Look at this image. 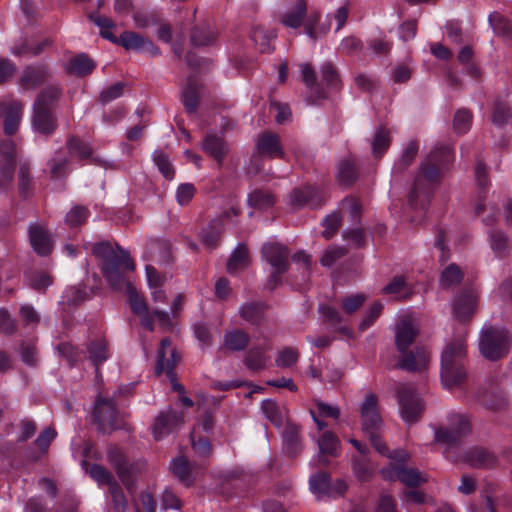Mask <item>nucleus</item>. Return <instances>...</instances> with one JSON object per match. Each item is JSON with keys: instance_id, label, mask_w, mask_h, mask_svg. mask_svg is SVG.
<instances>
[{"instance_id": "3", "label": "nucleus", "mask_w": 512, "mask_h": 512, "mask_svg": "<svg viewBox=\"0 0 512 512\" xmlns=\"http://www.w3.org/2000/svg\"><path fill=\"white\" fill-rule=\"evenodd\" d=\"M395 344L401 354L399 365L403 369L418 371L427 367L430 354L425 348L416 347L407 352L410 345L415 341L418 329L407 319H402L394 328Z\"/></svg>"}, {"instance_id": "26", "label": "nucleus", "mask_w": 512, "mask_h": 512, "mask_svg": "<svg viewBox=\"0 0 512 512\" xmlns=\"http://www.w3.org/2000/svg\"><path fill=\"white\" fill-rule=\"evenodd\" d=\"M202 149L218 162H221L227 153V146L221 137L208 134L202 142Z\"/></svg>"}, {"instance_id": "15", "label": "nucleus", "mask_w": 512, "mask_h": 512, "mask_svg": "<svg viewBox=\"0 0 512 512\" xmlns=\"http://www.w3.org/2000/svg\"><path fill=\"white\" fill-rule=\"evenodd\" d=\"M288 254L287 248L279 243L269 242L263 246L262 256L274 268L271 281L276 283V274H281L286 270Z\"/></svg>"}, {"instance_id": "62", "label": "nucleus", "mask_w": 512, "mask_h": 512, "mask_svg": "<svg viewBox=\"0 0 512 512\" xmlns=\"http://www.w3.org/2000/svg\"><path fill=\"white\" fill-rule=\"evenodd\" d=\"M340 223V217L338 214L333 213L328 215L322 221V225L324 226V230L322 231V235L325 239H330L333 234L337 231Z\"/></svg>"}, {"instance_id": "63", "label": "nucleus", "mask_w": 512, "mask_h": 512, "mask_svg": "<svg viewBox=\"0 0 512 512\" xmlns=\"http://www.w3.org/2000/svg\"><path fill=\"white\" fill-rule=\"evenodd\" d=\"M195 194V187L190 183L179 185L176 190V200L180 205H186L190 202Z\"/></svg>"}, {"instance_id": "57", "label": "nucleus", "mask_w": 512, "mask_h": 512, "mask_svg": "<svg viewBox=\"0 0 512 512\" xmlns=\"http://www.w3.org/2000/svg\"><path fill=\"white\" fill-rule=\"evenodd\" d=\"M109 493L114 504V509L117 512H125V510L127 509V501L125 499L123 491L116 482L114 484H110Z\"/></svg>"}, {"instance_id": "33", "label": "nucleus", "mask_w": 512, "mask_h": 512, "mask_svg": "<svg viewBox=\"0 0 512 512\" xmlns=\"http://www.w3.org/2000/svg\"><path fill=\"white\" fill-rule=\"evenodd\" d=\"M172 473L186 486H189L193 478L191 476V466L185 457H178L171 462Z\"/></svg>"}, {"instance_id": "48", "label": "nucleus", "mask_w": 512, "mask_h": 512, "mask_svg": "<svg viewBox=\"0 0 512 512\" xmlns=\"http://www.w3.org/2000/svg\"><path fill=\"white\" fill-rule=\"evenodd\" d=\"M93 22L100 28V35L113 42L118 43L119 39L112 33V28L114 27L113 22L104 16L96 15L92 17Z\"/></svg>"}, {"instance_id": "46", "label": "nucleus", "mask_w": 512, "mask_h": 512, "mask_svg": "<svg viewBox=\"0 0 512 512\" xmlns=\"http://www.w3.org/2000/svg\"><path fill=\"white\" fill-rule=\"evenodd\" d=\"M384 292L394 295L397 298H404L410 294V289L407 286L405 279L401 276H398L385 286Z\"/></svg>"}, {"instance_id": "55", "label": "nucleus", "mask_w": 512, "mask_h": 512, "mask_svg": "<svg viewBox=\"0 0 512 512\" xmlns=\"http://www.w3.org/2000/svg\"><path fill=\"white\" fill-rule=\"evenodd\" d=\"M89 212L85 207L75 206L66 215V223L71 226L81 225L86 221Z\"/></svg>"}, {"instance_id": "50", "label": "nucleus", "mask_w": 512, "mask_h": 512, "mask_svg": "<svg viewBox=\"0 0 512 512\" xmlns=\"http://www.w3.org/2000/svg\"><path fill=\"white\" fill-rule=\"evenodd\" d=\"M248 343V336L241 331H233L225 336V346L231 350H242Z\"/></svg>"}, {"instance_id": "17", "label": "nucleus", "mask_w": 512, "mask_h": 512, "mask_svg": "<svg viewBox=\"0 0 512 512\" xmlns=\"http://www.w3.org/2000/svg\"><path fill=\"white\" fill-rule=\"evenodd\" d=\"M317 438L319 454L310 461L311 465H327L328 456L335 457L338 455L340 441L338 437L329 430L323 429Z\"/></svg>"}, {"instance_id": "28", "label": "nucleus", "mask_w": 512, "mask_h": 512, "mask_svg": "<svg viewBox=\"0 0 512 512\" xmlns=\"http://www.w3.org/2000/svg\"><path fill=\"white\" fill-rule=\"evenodd\" d=\"M269 349L270 348L267 345L250 349L245 360L246 366L250 370L254 371L264 369L270 360V357L267 354Z\"/></svg>"}, {"instance_id": "43", "label": "nucleus", "mask_w": 512, "mask_h": 512, "mask_svg": "<svg viewBox=\"0 0 512 512\" xmlns=\"http://www.w3.org/2000/svg\"><path fill=\"white\" fill-rule=\"evenodd\" d=\"M492 122L496 125L512 124V113L504 101L497 100L493 106Z\"/></svg>"}, {"instance_id": "35", "label": "nucleus", "mask_w": 512, "mask_h": 512, "mask_svg": "<svg viewBox=\"0 0 512 512\" xmlns=\"http://www.w3.org/2000/svg\"><path fill=\"white\" fill-rule=\"evenodd\" d=\"M311 492L318 498L328 497L329 476L325 472H319L310 477L309 480Z\"/></svg>"}, {"instance_id": "2", "label": "nucleus", "mask_w": 512, "mask_h": 512, "mask_svg": "<svg viewBox=\"0 0 512 512\" xmlns=\"http://www.w3.org/2000/svg\"><path fill=\"white\" fill-rule=\"evenodd\" d=\"M451 159V149L445 147L441 154L434 152L422 162L409 195V203L412 207L426 206L438 181L440 167L449 163Z\"/></svg>"}, {"instance_id": "44", "label": "nucleus", "mask_w": 512, "mask_h": 512, "mask_svg": "<svg viewBox=\"0 0 512 512\" xmlns=\"http://www.w3.org/2000/svg\"><path fill=\"white\" fill-rule=\"evenodd\" d=\"M462 280V272L455 264L448 265L442 272L440 278V285L443 288H448L458 284Z\"/></svg>"}, {"instance_id": "11", "label": "nucleus", "mask_w": 512, "mask_h": 512, "mask_svg": "<svg viewBox=\"0 0 512 512\" xmlns=\"http://www.w3.org/2000/svg\"><path fill=\"white\" fill-rule=\"evenodd\" d=\"M449 428H435L434 440L443 445H452L470 432L469 420L460 413H452L448 417Z\"/></svg>"}, {"instance_id": "14", "label": "nucleus", "mask_w": 512, "mask_h": 512, "mask_svg": "<svg viewBox=\"0 0 512 512\" xmlns=\"http://www.w3.org/2000/svg\"><path fill=\"white\" fill-rule=\"evenodd\" d=\"M94 417L103 432L120 427L119 413L111 399L99 398L94 407Z\"/></svg>"}, {"instance_id": "64", "label": "nucleus", "mask_w": 512, "mask_h": 512, "mask_svg": "<svg viewBox=\"0 0 512 512\" xmlns=\"http://www.w3.org/2000/svg\"><path fill=\"white\" fill-rule=\"evenodd\" d=\"M44 78V73L40 69L36 68H28L23 76H22V83L27 87H35L38 85L42 79Z\"/></svg>"}, {"instance_id": "42", "label": "nucleus", "mask_w": 512, "mask_h": 512, "mask_svg": "<svg viewBox=\"0 0 512 512\" xmlns=\"http://www.w3.org/2000/svg\"><path fill=\"white\" fill-rule=\"evenodd\" d=\"M248 204L258 209H267L274 204V197L269 192L255 190L248 195Z\"/></svg>"}, {"instance_id": "19", "label": "nucleus", "mask_w": 512, "mask_h": 512, "mask_svg": "<svg viewBox=\"0 0 512 512\" xmlns=\"http://www.w3.org/2000/svg\"><path fill=\"white\" fill-rule=\"evenodd\" d=\"M29 240L34 251L41 255H47L52 250L53 240L51 235L39 224L33 223L28 228Z\"/></svg>"}, {"instance_id": "5", "label": "nucleus", "mask_w": 512, "mask_h": 512, "mask_svg": "<svg viewBox=\"0 0 512 512\" xmlns=\"http://www.w3.org/2000/svg\"><path fill=\"white\" fill-rule=\"evenodd\" d=\"M60 94V89L51 85L38 95L33 106L32 124L35 131L49 134L54 130L53 105Z\"/></svg>"}, {"instance_id": "52", "label": "nucleus", "mask_w": 512, "mask_h": 512, "mask_svg": "<svg viewBox=\"0 0 512 512\" xmlns=\"http://www.w3.org/2000/svg\"><path fill=\"white\" fill-rule=\"evenodd\" d=\"M251 40L255 43V45L259 46L262 52H266L270 48V41L274 38V35L266 32L261 27H256L251 32Z\"/></svg>"}, {"instance_id": "49", "label": "nucleus", "mask_w": 512, "mask_h": 512, "mask_svg": "<svg viewBox=\"0 0 512 512\" xmlns=\"http://www.w3.org/2000/svg\"><path fill=\"white\" fill-rule=\"evenodd\" d=\"M182 102L189 112H194L198 103V89L195 83L189 82L182 92Z\"/></svg>"}, {"instance_id": "27", "label": "nucleus", "mask_w": 512, "mask_h": 512, "mask_svg": "<svg viewBox=\"0 0 512 512\" xmlns=\"http://www.w3.org/2000/svg\"><path fill=\"white\" fill-rule=\"evenodd\" d=\"M317 195V190L313 187L307 186L303 189H294L289 196V204L292 208L297 209L308 204L316 206L314 197Z\"/></svg>"}, {"instance_id": "8", "label": "nucleus", "mask_w": 512, "mask_h": 512, "mask_svg": "<svg viewBox=\"0 0 512 512\" xmlns=\"http://www.w3.org/2000/svg\"><path fill=\"white\" fill-rule=\"evenodd\" d=\"M510 345L508 331L501 326L484 327L479 337V351L483 357L495 361L506 355Z\"/></svg>"}, {"instance_id": "7", "label": "nucleus", "mask_w": 512, "mask_h": 512, "mask_svg": "<svg viewBox=\"0 0 512 512\" xmlns=\"http://www.w3.org/2000/svg\"><path fill=\"white\" fill-rule=\"evenodd\" d=\"M367 297L363 293L349 295L342 302L343 313L331 306H323L320 308L321 315L326 323L335 330L346 336H351V330L347 325V316L355 313L366 301Z\"/></svg>"}, {"instance_id": "21", "label": "nucleus", "mask_w": 512, "mask_h": 512, "mask_svg": "<svg viewBox=\"0 0 512 512\" xmlns=\"http://www.w3.org/2000/svg\"><path fill=\"white\" fill-rule=\"evenodd\" d=\"M257 151L268 158H284L285 152L280 145L279 136L270 132L263 133L257 140Z\"/></svg>"}, {"instance_id": "1", "label": "nucleus", "mask_w": 512, "mask_h": 512, "mask_svg": "<svg viewBox=\"0 0 512 512\" xmlns=\"http://www.w3.org/2000/svg\"><path fill=\"white\" fill-rule=\"evenodd\" d=\"M92 253L102 261V273L108 283L116 290H125L128 293V301L132 311L140 317L141 325L149 331L154 330V321L167 330L170 329V317L167 311H148L146 302L140 297L125 273L134 270L135 265L129 253L120 248H114L110 243L101 242L92 245Z\"/></svg>"}, {"instance_id": "41", "label": "nucleus", "mask_w": 512, "mask_h": 512, "mask_svg": "<svg viewBox=\"0 0 512 512\" xmlns=\"http://www.w3.org/2000/svg\"><path fill=\"white\" fill-rule=\"evenodd\" d=\"M318 20L319 16L317 14H311L308 16L307 20L304 23L305 32L312 39H317L318 37H321L322 35L326 34L330 29V25L318 24Z\"/></svg>"}, {"instance_id": "45", "label": "nucleus", "mask_w": 512, "mask_h": 512, "mask_svg": "<svg viewBox=\"0 0 512 512\" xmlns=\"http://www.w3.org/2000/svg\"><path fill=\"white\" fill-rule=\"evenodd\" d=\"M153 161L157 166L160 173L168 180L173 179L174 169L171 165L169 157L162 151H155L153 153Z\"/></svg>"}, {"instance_id": "23", "label": "nucleus", "mask_w": 512, "mask_h": 512, "mask_svg": "<svg viewBox=\"0 0 512 512\" xmlns=\"http://www.w3.org/2000/svg\"><path fill=\"white\" fill-rule=\"evenodd\" d=\"M118 43H120L127 50L131 49L140 52H147L150 54L157 53V49L152 44V42L134 32L123 33L120 36Z\"/></svg>"}, {"instance_id": "60", "label": "nucleus", "mask_w": 512, "mask_h": 512, "mask_svg": "<svg viewBox=\"0 0 512 512\" xmlns=\"http://www.w3.org/2000/svg\"><path fill=\"white\" fill-rule=\"evenodd\" d=\"M186 301L187 296L185 293H178L172 299L169 306V312H167L170 317V327L172 326V319L178 317L183 311Z\"/></svg>"}, {"instance_id": "54", "label": "nucleus", "mask_w": 512, "mask_h": 512, "mask_svg": "<svg viewBox=\"0 0 512 512\" xmlns=\"http://www.w3.org/2000/svg\"><path fill=\"white\" fill-rule=\"evenodd\" d=\"M471 113L468 110H458L454 117L453 126L457 133H465L469 130L471 125Z\"/></svg>"}, {"instance_id": "59", "label": "nucleus", "mask_w": 512, "mask_h": 512, "mask_svg": "<svg viewBox=\"0 0 512 512\" xmlns=\"http://www.w3.org/2000/svg\"><path fill=\"white\" fill-rule=\"evenodd\" d=\"M418 151V145L415 142H410L402 153L398 163L395 164V169H405L415 158Z\"/></svg>"}, {"instance_id": "22", "label": "nucleus", "mask_w": 512, "mask_h": 512, "mask_svg": "<svg viewBox=\"0 0 512 512\" xmlns=\"http://www.w3.org/2000/svg\"><path fill=\"white\" fill-rule=\"evenodd\" d=\"M23 106L19 102L0 104V114L4 116V131L8 135L14 134L20 124Z\"/></svg>"}, {"instance_id": "36", "label": "nucleus", "mask_w": 512, "mask_h": 512, "mask_svg": "<svg viewBox=\"0 0 512 512\" xmlns=\"http://www.w3.org/2000/svg\"><path fill=\"white\" fill-rule=\"evenodd\" d=\"M261 409L265 417L269 419L275 426L280 427L284 423L286 415L273 400H264L262 402Z\"/></svg>"}, {"instance_id": "16", "label": "nucleus", "mask_w": 512, "mask_h": 512, "mask_svg": "<svg viewBox=\"0 0 512 512\" xmlns=\"http://www.w3.org/2000/svg\"><path fill=\"white\" fill-rule=\"evenodd\" d=\"M183 420V413L171 408L162 411L155 419L152 432L156 440H161L175 429L180 427Z\"/></svg>"}, {"instance_id": "53", "label": "nucleus", "mask_w": 512, "mask_h": 512, "mask_svg": "<svg viewBox=\"0 0 512 512\" xmlns=\"http://www.w3.org/2000/svg\"><path fill=\"white\" fill-rule=\"evenodd\" d=\"M489 239L490 246L497 255H501L506 250L508 239L503 232L492 230L489 232Z\"/></svg>"}, {"instance_id": "58", "label": "nucleus", "mask_w": 512, "mask_h": 512, "mask_svg": "<svg viewBox=\"0 0 512 512\" xmlns=\"http://www.w3.org/2000/svg\"><path fill=\"white\" fill-rule=\"evenodd\" d=\"M298 360V352L294 348H284L280 351L277 359H276V365L278 367H290L294 365Z\"/></svg>"}, {"instance_id": "30", "label": "nucleus", "mask_w": 512, "mask_h": 512, "mask_svg": "<svg viewBox=\"0 0 512 512\" xmlns=\"http://www.w3.org/2000/svg\"><path fill=\"white\" fill-rule=\"evenodd\" d=\"M357 175L358 172L354 160L347 158L339 162L337 167V178L339 182L350 185L356 180Z\"/></svg>"}, {"instance_id": "34", "label": "nucleus", "mask_w": 512, "mask_h": 512, "mask_svg": "<svg viewBox=\"0 0 512 512\" xmlns=\"http://www.w3.org/2000/svg\"><path fill=\"white\" fill-rule=\"evenodd\" d=\"M89 359L98 367L109 358L107 343L104 339L93 341L88 346Z\"/></svg>"}, {"instance_id": "12", "label": "nucleus", "mask_w": 512, "mask_h": 512, "mask_svg": "<svg viewBox=\"0 0 512 512\" xmlns=\"http://www.w3.org/2000/svg\"><path fill=\"white\" fill-rule=\"evenodd\" d=\"M398 402L401 418L406 423H412L419 418L423 404L421 398L415 393L411 385H399Z\"/></svg>"}, {"instance_id": "25", "label": "nucleus", "mask_w": 512, "mask_h": 512, "mask_svg": "<svg viewBox=\"0 0 512 512\" xmlns=\"http://www.w3.org/2000/svg\"><path fill=\"white\" fill-rule=\"evenodd\" d=\"M67 145L71 157H77L80 160L91 158L93 163L106 166L105 161H102L100 158L93 156L92 149L87 143L79 139L72 138L67 142Z\"/></svg>"}, {"instance_id": "31", "label": "nucleus", "mask_w": 512, "mask_h": 512, "mask_svg": "<svg viewBox=\"0 0 512 512\" xmlns=\"http://www.w3.org/2000/svg\"><path fill=\"white\" fill-rule=\"evenodd\" d=\"M94 67V62L85 54L73 57L67 65L68 71L76 75H87L92 72Z\"/></svg>"}, {"instance_id": "9", "label": "nucleus", "mask_w": 512, "mask_h": 512, "mask_svg": "<svg viewBox=\"0 0 512 512\" xmlns=\"http://www.w3.org/2000/svg\"><path fill=\"white\" fill-rule=\"evenodd\" d=\"M388 458L394 460L390 467L382 469L381 473L384 478L400 480L406 486L414 487L427 480L425 475L414 468H408L402 464L408 459V454L401 449L394 450L387 454Z\"/></svg>"}, {"instance_id": "40", "label": "nucleus", "mask_w": 512, "mask_h": 512, "mask_svg": "<svg viewBox=\"0 0 512 512\" xmlns=\"http://www.w3.org/2000/svg\"><path fill=\"white\" fill-rule=\"evenodd\" d=\"M390 145V135L385 128H379L375 132L372 141V153L375 157H380L385 153Z\"/></svg>"}, {"instance_id": "37", "label": "nucleus", "mask_w": 512, "mask_h": 512, "mask_svg": "<svg viewBox=\"0 0 512 512\" xmlns=\"http://www.w3.org/2000/svg\"><path fill=\"white\" fill-rule=\"evenodd\" d=\"M283 438L285 451L289 455L295 456L301 450L298 437V428L293 425H288L285 429Z\"/></svg>"}, {"instance_id": "61", "label": "nucleus", "mask_w": 512, "mask_h": 512, "mask_svg": "<svg viewBox=\"0 0 512 512\" xmlns=\"http://www.w3.org/2000/svg\"><path fill=\"white\" fill-rule=\"evenodd\" d=\"M66 165L67 160L60 153L57 152L48 163L52 177L58 178L64 175L66 171Z\"/></svg>"}, {"instance_id": "29", "label": "nucleus", "mask_w": 512, "mask_h": 512, "mask_svg": "<svg viewBox=\"0 0 512 512\" xmlns=\"http://www.w3.org/2000/svg\"><path fill=\"white\" fill-rule=\"evenodd\" d=\"M249 265V257L246 248L243 245H239L232 252L228 263L227 270L229 273H236L245 269Z\"/></svg>"}, {"instance_id": "47", "label": "nucleus", "mask_w": 512, "mask_h": 512, "mask_svg": "<svg viewBox=\"0 0 512 512\" xmlns=\"http://www.w3.org/2000/svg\"><path fill=\"white\" fill-rule=\"evenodd\" d=\"M26 279L29 285L35 290H45L48 286L52 284L51 277L44 272L41 271H33L26 274Z\"/></svg>"}, {"instance_id": "24", "label": "nucleus", "mask_w": 512, "mask_h": 512, "mask_svg": "<svg viewBox=\"0 0 512 512\" xmlns=\"http://www.w3.org/2000/svg\"><path fill=\"white\" fill-rule=\"evenodd\" d=\"M306 14L305 0H293L290 7L283 13L281 22L289 28H298Z\"/></svg>"}, {"instance_id": "56", "label": "nucleus", "mask_w": 512, "mask_h": 512, "mask_svg": "<svg viewBox=\"0 0 512 512\" xmlns=\"http://www.w3.org/2000/svg\"><path fill=\"white\" fill-rule=\"evenodd\" d=\"M382 308L383 306L380 302L373 303L365 313L362 321L360 322L359 329L361 331L368 329L373 324V322L379 317Z\"/></svg>"}, {"instance_id": "32", "label": "nucleus", "mask_w": 512, "mask_h": 512, "mask_svg": "<svg viewBox=\"0 0 512 512\" xmlns=\"http://www.w3.org/2000/svg\"><path fill=\"white\" fill-rule=\"evenodd\" d=\"M311 415L318 427V430L322 431L327 425L320 418L331 417L333 419H337L340 416V410L337 406L319 402L317 403V414L311 411Z\"/></svg>"}, {"instance_id": "39", "label": "nucleus", "mask_w": 512, "mask_h": 512, "mask_svg": "<svg viewBox=\"0 0 512 512\" xmlns=\"http://www.w3.org/2000/svg\"><path fill=\"white\" fill-rule=\"evenodd\" d=\"M263 311L264 307L261 303H246L239 309L240 316L252 324L260 322Z\"/></svg>"}, {"instance_id": "6", "label": "nucleus", "mask_w": 512, "mask_h": 512, "mask_svg": "<svg viewBox=\"0 0 512 512\" xmlns=\"http://www.w3.org/2000/svg\"><path fill=\"white\" fill-rule=\"evenodd\" d=\"M359 413L363 431L369 436L375 449L385 454L387 448L381 442L378 432L382 427V418L378 408V398L373 393H368L359 405Z\"/></svg>"}, {"instance_id": "10", "label": "nucleus", "mask_w": 512, "mask_h": 512, "mask_svg": "<svg viewBox=\"0 0 512 512\" xmlns=\"http://www.w3.org/2000/svg\"><path fill=\"white\" fill-rule=\"evenodd\" d=\"M178 361L179 357L175 349L171 347L170 339H162L157 355L156 373L161 374L165 372L170 379L173 390L179 392V394L181 395L180 401L185 406H191L193 404L192 400L184 395V387L181 384H179L174 378L173 371Z\"/></svg>"}, {"instance_id": "38", "label": "nucleus", "mask_w": 512, "mask_h": 512, "mask_svg": "<svg viewBox=\"0 0 512 512\" xmlns=\"http://www.w3.org/2000/svg\"><path fill=\"white\" fill-rule=\"evenodd\" d=\"M82 467L86 472L90 474V476L100 485H108L114 484L115 481L112 480V477L108 471H106L102 466L94 464L90 468H88V463L85 459L81 461Z\"/></svg>"}, {"instance_id": "51", "label": "nucleus", "mask_w": 512, "mask_h": 512, "mask_svg": "<svg viewBox=\"0 0 512 512\" xmlns=\"http://www.w3.org/2000/svg\"><path fill=\"white\" fill-rule=\"evenodd\" d=\"M89 297L87 289L84 286H72L65 290L63 298L70 305H77Z\"/></svg>"}, {"instance_id": "4", "label": "nucleus", "mask_w": 512, "mask_h": 512, "mask_svg": "<svg viewBox=\"0 0 512 512\" xmlns=\"http://www.w3.org/2000/svg\"><path fill=\"white\" fill-rule=\"evenodd\" d=\"M466 332L461 329L457 335L444 346L441 356V380L447 389H452L465 377L463 359L466 355Z\"/></svg>"}, {"instance_id": "20", "label": "nucleus", "mask_w": 512, "mask_h": 512, "mask_svg": "<svg viewBox=\"0 0 512 512\" xmlns=\"http://www.w3.org/2000/svg\"><path fill=\"white\" fill-rule=\"evenodd\" d=\"M477 295L474 290H468L458 295L453 302V312L459 321H465L474 313Z\"/></svg>"}, {"instance_id": "18", "label": "nucleus", "mask_w": 512, "mask_h": 512, "mask_svg": "<svg viewBox=\"0 0 512 512\" xmlns=\"http://www.w3.org/2000/svg\"><path fill=\"white\" fill-rule=\"evenodd\" d=\"M14 156H15V146L10 141H4L0 144V187H5L12 178H13V170H14Z\"/></svg>"}, {"instance_id": "13", "label": "nucleus", "mask_w": 512, "mask_h": 512, "mask_svg": "<svg viewBox=\"0 0 512 512\" xmlns=\"http://www.w3.org/2000/svg\"><path fill=\"white\" fill-rule=\"evenodd\" d=\"M240 213L239 208L235 204H231L223 214L211 221L209 226L202 232V243L209 249L216 247L221 233L226 225H235L233 218Z\"/></svg>"}]
</instances>
